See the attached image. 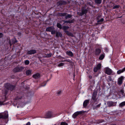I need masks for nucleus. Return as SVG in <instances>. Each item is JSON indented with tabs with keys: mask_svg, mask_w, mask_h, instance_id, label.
<instances>
[{
	"mask_svg": "<svg viewBox=\"0 0 125 125\" xmlns=\"http://www.w3.org/2000/svg\"><path fill=\"white\" fill-rule=\"evenodd\" d=\"M67 14V13L66 12L63 13H58L59 15L61 17L65 16Z\"/></svg>",
	"mask_w": 125,
	"mask_h": 125,
	"instance_id": "obj_25",
	"label": "nucleus"
},
{
	"mask_svg": "<svg viewBox=\"0 0 125 125\" xmlns=\"http://www.w3.org/2000/svg\"><path fill=\"white\" fill-rule=\"evenodd\" d=\"M104 50L106 52H107L108 51V50L107 48H105Z\"/></svg>",
	"mask_w": 125,
	"mask_h": 125,
	"instance_id": "obj_56",
	"label": "nucleus"
},
{
	"mask_svg": "<svg viewBox=\"0 0 125 125\" xmlns=\"http://www.w3.org/2000/svg\"><path fill=\"white\" fill-rule=\"evenodd\" d=\"M96 101L95 100H93L92 98H91L90 102V103L92 104H93Z\"/></svg>",
	"mask_w": 125,
	"mask_h": 125,
	"instance_id": "obj_40",
	"label": "nucleus"
},
{
	"mask_svg": "<svg viewBox=\"0 0 125 125\" xmlns=\"http://www.w3.org/2000/svg\"><path fill=\"white\" fill-rule=\"evenodd\" d=\"M31 72L32 71L31 70H27L26 72V74L27 75H29L31 74Z\"/></svg>",
	"mask_w": 125,
	"mask_h": 125,
	"instance_id": "obj_27",
	"label": "nucleus"
},
{
	"mask_svg": "<svg viewBox=\"0 0 125 125\" xmlns=\"http://www.w3.org/2000/svg\"><path fill=\"white\" fill-rule=\"evenodd\" d=\"M94 2L97 5H99L101 3L102 0H94Z\"/></svg>",
	"mask_w": 125,
	"mask_h": 125,
	"instance_id": "obj_24",
	"label": "nucleus"
},
{
	"mask_svg": "<svg viewBox=\"0 0 125 125\" xmlns=\"http://www.w3.org/2000/svg\"><path fill=\"white\" fill-rule=\"evenodd\" d=\"M8 90L7 89H5L4 92V95L5 97L6 96L7 94L8 93V90Z\"/></svg>",
	"mask_w": 125,
	"mask_h": 125,
	"instance_id": "obj_36",
	"label": "nucleus"
},
{
	"mask_svg": "<svg viewBox=\"0 0 125 125\" xmlns=\"http://www.w3.org/2000/svg\"><path fill=\"white\" fill-rule=\"evenodd\" d=\"M105 56V54L104 53L101 54L99 58V59L100 60H103Z\"/></svg>",
	"mask_w": 125,
	"mask_h": 125,
	"instance_id": "obj_23",
	"label": "nucleus"
},
{
	"mask_svg": "<svg viewBox=\"0 0 125 125\" xmlns=\"http://www.w3.org/2000/svg\"><path fill=\"white\" fill-rule=\"evenodd\" d=\"M54 125H56V124H54Z\"/></svg>",
	"mask_w": 125,
	"mask_h": 125,
	"instance_id": "obj_60",
	"label": "nucleus"
},
{
	"mask_svg": "<svg viewBox=\"0 0 125 125\" xmlns=\"http://www.w3.org/2000/svg\"><path fill=\"white\" fill-rule=\"evenodd\" d=\"M67 4V2L64 1H60L57 2V4L58 5L62 6L63 5H66Z\"/></svg>",
	"mask_w": 125,
	"mask_h": 125,
	"instance_id": "obj_14",
	"label": "nucleus"
},
{
	"mask_svg": "<svg viewBox=\"0 0 125 125\" xmlns=\"http://www.w3.org/2000/svg\"><path fill=\"white\" fill-rule=\"evenodd\" d=\"M120 92L122 94H124V91L123 90H120Z\"/></svg>",
	"mask_w": 125,
	"mask_h": 125,
	"instance_id": "obj_53",
	"label": "nucleus"
},
{
	"mask_svg": "<svg viewBox=\"0 0 125 125\" xmlns=\"http://www.w3.org/2000/svg\"><path fill=\"white\" fill-rule=\"evenodd\" d=\"M101 106V104H100L94 107V109H96L97 108Z\"/></svg>",
	"mask_w": 125,
	"mask_h": 125,
	"instance_id": "obj_43",
	"label": "nucleus"
},
{
	"mask_svg": "<svg viewBox=\"0 0 125 125\" xmlns=\"http://www.w3.org/2000/svg\"><path fill=\"white\" fill-rule=\"evenodd\" d=\"M57 26L58 28L61 29L62 28V25L59 23H57Z\"/></svg>",
	"mask_w": 125,
	"mask_h": 125,
	"instance_id": "obj_33",
	"label": "nucleus"
},
{
	"mask_svg": "<svg viewBox=\"0 0 125 125\" xmlns=\"http://www.w3.org/2000/svg\"><path fill=\"white\" fill-rule=\"evenodd\" d=\"M31 123L30 122H27L25 125H30Z\"/></svg>",
	"mask_w": 125,
	"mask_h": 125,
	"instance_id": "obj_54",
	"label": "nucleus"
},
{
	"mask_svg": "<svg viewBox=\"0 0 125 125\" xmlns=\"http://www.w3.org/2000/svg\"><path fill=\"white\" fill-rule=\"evenodd\" d=\"M23 97V95L21 93H18L15 96V99L16 100H18L22 102L21 100Z\"/></svg>",
	"mask_w": 125,
	"mask_h": 125,
	"instance_id": "obj_6",
	"label": "nucleus"
},
{
	"mask_svg": "<svg viewBox=\"0 0 125 125\" xmlns=\"http://www.w3.org/2000/svg\"><path fill=\"white\" fill-rule=\"evenodd\" d=\"M52 112L49 111L45 114V118H50L52 116Z\"/></svg>",
	"mask_w": 125,
	"mask_h": 125,
	"instance_id": "obj_12",
	"label": "nucleus"
},
{
	"mask_svg": "<svg viewBox=\"0 0 125 125\" xmlns=\"http://www.w3.org/2000/svg\"><path fill=\"white\" fill-rule=\"evenodd\" d=\"M49 80H48L46 81H45L43 82V83L41 84L40 86L43 87L45 86L47 83V82Z\"/></svg>",
	"mask_w": 125,
	"mask_h": 125,
	"instance_id": "obj_26",
	"label": "nucleus"
},
{
	"mask_svg": "<svg viewBox=\"0 0 125 125\" xmlns=\"http://www.w3.org/2000/svg\"><path fill=\"white\" fill-rule=\"evenodd\" d=\"M62 21L64 22V23H63V24H65L66 23H68V21H65L64 20H63Z\"/></svg>",
	"mask_w": 125,
	"mask_h": 125,
	"instance_id": "obj_52",
	"label": "nucleus"
},
{
	"mask_svg": "<svg viewBox=\"0 0 125 125\" xmlns=\"http://www.w3.org/2000/svg\"><path fill=\"white\" fill-rule=\"evenodd\" d=\"M24 68L21 66H17L13 70V72L14 73H16L21 71Z\"/></svg>",
	"mask_w": 125,
	"mask_h": 125,
	"instance_id": "obj_5",
	"label": "nucleus"
},
{
	"mask_svg": "<svg viewBox=\"0 0 125 125\" xmlns=\"http://www.w3.org/2000/svg\"><path fill=\"white\" fill-rule=\"evenodd\" d=\"M83 113L82 111H77L75 112L72 115L73 117L74 118H76V117L79 115L82 114Z\"/></svg>",
	"mask_w": 125,
	"mask_h": 125,
	"instance_id": "obj_10",
	"label": "nucleus"
},
{
	"mask_svg": "<svg viewBox=\"0 0 125 125\" xmlns=\"http://www.w3.org/2000/svg\"><path fill=\"white\" fill-rule=\"evenodd\" d=\"M66 53L67 55L73 57L74 56L73 52L71 51H67L66 52Z\"/></svg>",
	"mask_w": 125,
	"mask_h": 125,
	"instance_id": "obj_17",
	"label": "nucleus"
},
{
	"mask_svg": "<svg viewBox=\"0 0 125 125\" xmlns=\"http://www.w3.org/2000/svg\"><path fill=\"white\" fill-rule=\"evenodd\" d=\"M104 21V19L103 18H101V19L100 20H98L97 21V22L98 23V24H101V23H100L99 22H103Z\"/></svg>",
	"mask_w": 125,
	"mask_h": 125,
	"instance_id": "obj_38",
	"label": "nucleus"
},
{
	"mask_svg": "<svg viewBox=\"0 0 125 125\" xmlns=\"http://www.w3.org/2000/svg\"><path fill=\"white\" fill-rule=\"evenodd\" d=\"M62 90H58L57 92V94L58 96H59L62 93Z\"/></svg>",
	"mask_w": 125,
	"mask_h": 125,
	"instance_id": "obj_32",
	"label": "nucleus"
},
{
	"mask_svg": "<svg viewBox=\"0 0 125 125\" xmlns=\"http://www.w3.org/2000/svg\"><path fill=\"white\" fill-rule=\"evenodd\" d=\"M123 72L122 70H120L117 71V73L118 74H120L121 73H123Z\"/></svg>",
	"mask_w": 125,
	"mask_h": 125,
	"instance_id": "obj_44",
	"label": "nucleus"
},
{
	"mask_svg": "<svg viewBox=\"0 0 125 125\" xmlns=\"http://www.w3.org/2000/svg\"><path fill=\"white\" fill-rule=\"evenodd\" d=\"M3 36V34L2 33L0 32V38H2Z\"/></svg>",
	"mask_w": 125,
	"mask_h": 125,
	"instance_id": "obj_50",
	"label": "nucleus"
},
{
	"mask_svg": "<svg viewBox=\"0 0 125 125\" xmlns=\"http://www.w3.org/2000/svg\"><path fill=\"white\" fill-rule=\"evenodd\" d=\"M120 6L119 5H116L114 6L113 7V9H118L119 8Z\"/></svg>",
	"mask_w": 125,
	"mask_h": 125,
	"instance_id": "obj_39",
	"label": "nucleus"
},
{
	"mask_svg": "<svg viewBox=\"0 0 125 125\" xmlns=\"http://www.w3.org/2000/svg\"><path fill=\"white\" fill-rule=\"evenodd\" d=\"M105 73L108 75H111L112 73V70L109 68H106L105 69Z\"/></svg>",
	"mask_w": 125,
	"mask_h": 125,
	"instance_id": "obj_9",
	"label": "nucleus"
},
{
	"mask_svg": "<svg viewBox=\"0 0 125 125\" xmlns=\"http://www.w3.org/2000/svg\"><path fill=\"white\" fill-rule=\"evenodd\" d=\"M56 37L57 38H62V33L59 31H57L56 32Z\"/></svg>",
	"mask_w": 125,
	"mask_h": 125,
	"instance_id": "obj_21",
	"label": "nucleus"
},
{
	"mask_svg": "<svg viewBox=\"0 0 125 125\" xmlns=\"http://www.w3.org/2000/svg\"><path fill=\"white\" fill-rule=\"evenodd\" d=\"M122 71H123V72H124L125 71V67L122 70Z\"/></svg>",
	"mask_w": 125,
	"mask_h": 125,
	"instance_id": "obj_57",
	"label": "nucleus"
},
{
	"mask_svg": "<svg viewBox=\"0 0 125 125\" xmlns=\"http://www.w3.org/2000/svg\"><path fill=\"white\" fill-rule=\"evenodd\" d=\"M32 77L35 79H38L40 77V75L39 73H38L33 75Z\"/></svg>",
	"mask_w": 125,
	"mask_h": 125,
	"instance_id": "obj_19",
	"label": "nucleus"
},
{
	"mask_svg": "<svg viewBox=\"0 0 125 125\" xmlns=\"http://www.w3.org/2000/svg\"><path fill=\"white\" fill-rule=\"evenodd\" d=\"M27 54L29 55L34 54L36 53V51L35 50H31L27 51Z\"/></svg>",
	"mask_w": 125,
	"mask_h": 125,
	"instance_id": "obj_8",
	"label": "nucleus"
},
{
	"mask_svg": "<svg viewBox=\"0 0 125 125\" xmlns=\"http://www.w3.org/2000/svg\"><path fill=\"white\" fill-rule=\"evenodd\" d=\"M68 23H71L73 22V20H68Z\"/></svg>",
	"mask_w": 125,
	"mask_h": 125,
	"instance_id": "obj_49",
	"label": "nucleus"
},
{
	"mask_svg": "<svg viewBox=\"0 0 125 125\" xmlns=\"http://www.w3.org/2000/svg\"><path fill=\"white\" fill-rule=\"evenodd\" d=\"M88 12V8L86 9L85 7H82L81 12H78V14L80 16H82L84 14L86 15Z\"/></svg>",
	"mask_w": 125,
	"mask_h": 125,
	"instance_id": "obj_3",
	"label": "nucleus"
},
{
	"mask_svg": "<svg viewBox=\"0 0 125 125\" xmlns=\"http://www.w3.org/2000/svg\"><path fill=\"white\" fill-rule=\"evenodd\" d=\"M60 125H68V124L65 122H62L61 123Z\"/></svg>",
	"mask_w": 125,
	"mask_h": 125,
	"instance_id": "obj_41",
	"label": "nucleus"
},
{
	"mask_svg": "<svg viewBox=\"0 0 125 125\" xmlns=\"http://www.w3.org/2000/svg\"><path fill=\"white\" fill-rule=\"evenodd\" d=\"M0 125H2L1 124H0Z\"/></svg>",
	"mask_w": 125,
	"mask_h": 125,
	"instance_id": "obj_61",
	"label": "nucleus"
},
{
	"mask_svg": "<svg viewBox=\"0 0 125 125\" xmlns=\"http://www.w3.org/2000/svg\"><path fill=\"white\" fill-rule=\"evenodd\" d=\"M52 54L51 53L47 54L46 55V57H49L51 56Z\"/></svg>",
	"mask_w": 125,
	"mask_h": 125,
	"instance_id": "obj_42",
	"label": "nucleus"
},
{
	"mask_svg": "<svg viewBox=\"0 0 125 125\" xmlns=\"http://www.w3.org/2000/svg\"><path fill=\"white\" fill-rule=\"evenodd\" d=\"M57 31L55 30V29H53L51 32V34L52 35H54L56 34V32Z\"/></svg>",
	"mask_w": 125,
	"mask_h": 125,
	"instance_id": "obj_30",
	"label": "nucleus"
},
{
	"mask_svg": "<svg viewBox=\"0 0 125 125\" xmlns=\"http://www.w3.org/2000/svg\"><path fill=\"white\" fill-rule=\"evenodd\" d=\"M64 65V64L63 63H60L58 65V66L60 67L63 66Z\"/></svg>",
	"mask_w": 125,
	"mask_h": 125,
	"instance_id": "obj_45",
	"label": "nucleus"
},
{
	"mask_svg": "<svg viewBox=\"0 0 125 125\" xmlns=\"http://www.w3.org/2000/svg\"><path fill=\"white\" fill-rule=\"evenodd\" d=\"M75 73H74L73 74V79L74 80V79L75 77Z\"/></svg>",
	"mask_w": 125,
	"mask_h": 125,
	"instance_id": "obj_58",
	"label": "nucleus"
},
{
	"mask_svg": "<svg viewBox=\"0 0 125 125\" xmlns=\"http://www.w3.org/2000/svg\"><path fill=\"white\" fill-rule=\"evenodd\" d=\"M125 105V101L119 104L120 107H122Z\"/></svg>",
	"mask_w": 125,
	"mask_h": 125,
	"instance_id": "obj_29",
	"label": "nucleus"
},
{
	"mask_svg": "<svg viewBox=\"0 0 125 125\" xmlns=\"http://www.w3.org/2000/svg\"><path fill=\"white\" fill-rule=\"evenodd\" d=\"M111 125H116L115 124H112Z\"/></svg>",
	"mask_w": 125,
	"mask_h": 125,
	"instance_id": "obj_59",
	"label": "nucleus"
},
{
	"mask_svg": "<svg viewBox=\"0 0 125 125\" xmlns=\"http://www.w3.org/2000/svg\"><path fill=\"white\" fill-rule=\"evenodd\" d=\"M8 118V114L7 111H5L3 114H0V119H6Z\"/></svg>",
	"mask_w": 125,
	"mask_h": 125,
	"instance_id": "obj_4",
	"label": "nucleus"
},
{
	"mask_svg": "<svg viewBox=\"0 0 125 125\" xmlns=\"http://www.w3.org/2000/svg\"><path fill=\"white\" fill-rule=\"evenodd\" d=\"M34 94V92L33 91H30L26 94V96L28 97H31L33 96Z\"/></svg>",
	"mask_w": 125,
	"mask_h": 125,
	"instance_id": "obj_15",
	"label": "nucleus"
},
{
	"mask_svg": "<svg viewBox=\"0 0 125 125\" xmlns=\"http://www.w3.org/2000/svg\"><path fill=\"white\" fill-rule=\"evenodd\" d=\"M21 34V32H18L17 33V35L19 36H20Z\"/></svg>",
	"mask_w": 125,
	"mask_h": 125,
	"instance_id": "obj_51",
	"label": "nucleus"
},
{
	"mask_svg": "<svg viewBox=\"0 0 125 125\" xmlns=\"http://www.w3.org/2000/svg\"><path fill=\"white\" fill-rule=\"evenodd\" d=\"M92 76L90 75L89 76V79H91L92 78Z\"/></svg>",
	"mask_w": 125,
	"mask_h": 125,
	"instance_id": "obj_55",
	"label": "nucleus"
},
{
	"mask_svg": "<svg viewBox=\"0 0 125 125\" xmlns=\"http://www.w3.org/2000/svg\"><path fill=\"white\" fill-rule=\"evenodd\" d=\"M107 104L108 106L109 107L113 106L116 105L115 103L112 101H108Z\"/></svg>",
	"mask_w": 125,
	"mask_h": 125,
	"instance_id": "obj_11",
	"label": "nucleus"
},
{
	"mask_svg": "<svg viewBox=\"0 0 125 125\" xmlns=\"http://www.w3.org/2000/svg\"><path fill=\"white\" fill-rule=\"evenodd\" d=\"M17 42V41L15 38L12 39L11 40H10L9 41V43L10 46L12 45L13 44H14Z\"/></svg>",
	"mask_w": 125,
	"mask_h": 125,
	"instance_id": "obj_13",
	"label": "nucleus"
},
{
	"mask_svg": "<svg viewBox=\"0 0 125 125\" xmlns=\"http://www.w3.org/2000/svg\"><path fill=\"white\" fill-rule=\"evenodd\" d=\"M104 121V120L103 119H99L97 120L96 122L97 123L99 124L100 123L103 122Z\"/></svg>",
	"mask_w": 125,
	"mask_h": 125,
	"instance_id": "obj_28",
	"label": "nucleus"
},
{
	"mask_svg": "<svg viewBox=\"0 0 125 125\" xmlns=\"http://www.w3.org/2000/svg\"><path fill=\"white\" fill-rule=\"evenodd\" d=\"M5 87L8 90L10 91L13 90L15 87V85L9 83H6L4 85Z\"/></svg>",
	"mask_w": 125,
	"mask_h": 125,
	"instance_id": "obj_2",
	"label": "nucleus"
},
{
	"mask_svg": "<svg viewBox=\"0 0 125 125\" xmlns=\"http://www.w3.org/2000/svg\"><path fill=\"white\" fill-rule=\"evenodd\" d=\"M124 77L123 76H121L118 79V83L119 85H121L122 83V81L124 80Z\"/></svg>",
	"mask_w": 125,
	"mask_h": 125,
	"instance_id": "obj_18",
	"label": "nucleus"
},
{
	"mask_svg": "<svg viewBox=\"0 0 125 125\" xmlns=\"http://www.w3.org/2000/svg\"><path fill=\"white\" fill-rule=\"evenodd\" d=\"M98 70L96 67L94 68V71L95 72H96L97 70Z\"/></svg>",
	"mask_w": 125,
	"mask_h": 125,
	"instance_id": "obj_46",
	"label": "nucleus"
},
{
	"mask_svg": "<svg viewBox=\"0 0 125 125\" xmlns=\"http://www.w3.org/2000/svg\"><path fill=\"white\" fill-rule=\"evenodd\" d=\"M69 28V27L68 26H63L62 29L66 34L69 36H70L72 37H73V35L72 33L69 32L68 31L66 30H68Z\"/></svg>",
	"mask_w": 125,
	"mask_h": 125,
	"instance_id": "obj_1",
	"label": "nucleus"
},
{
	"mask_svg": "<svg viewBox=\"0 0 125 125\" xmlns=\"http://www.w3.org/2000/svg\"><path fill=\"white\" fill-rule=\"evenodd\" d=\"M101 50L99 48L96 49L94 51V54L95 56H99L101 53Z\"/></svg>",
	"mask_w": 125,
	"mask_h": 125,
	"instance_id": "obj_7",
	"label": "nucleus"
},
{
	"mask_svg": "<svg viewBox=\"0 0 125 125\" xmlns=\"http://www.w3.org/2000/svg\"><path fill=\"white\" fill-rule=\"evenodd\" d=\"M64 62H71V60L68 59H65L64 61Z\"/></svg>",
	"mask_w": 125,
	"mask_h": 125,
	"instance_id": "obj_47",
	"label": "nucleus"
},
{
	"mask_svg": "<svg viewBox=\"0 0 125 125\" xmlns=\"http://www.w3.org/2000/svg\"><path fill=\"white\" fill-rule=\"evenodd\" d=\"M72 17V15L71 14H68L67 16L65 17V18L66 19H67L68 18H70Z\"/></svg>",
	"mask_w": 125,
	"mask_h": 125,
	"instance_id": "obj_35",
	"label": "nucleus"
},
{
	"mask_svg": "<svg viewBox=\"0 0 125 125\" xmlns=\"http://www.w3.org/2000/svg\"><path fill=\"white\" fill-rule=\"evenodd\" d=\"M97 93H96L94 92L93 94L92 97L91 98L93 100L96 101L97 99L96 98Z\"/></svg>",
	"mask_w": 125,
	"mask_h": 125,
	"instance_id": "obj_22",
	"label": "nucleus"
},
{
	"mask_svg": "<svg viewBox=\"0 0 125 125\" xmlns=\"http://www.w3.org/2000/svg\"><path fill=\"white\" fill-rule=\"evenodd\" d=\"M6 101L5 100H4V101H0V105H1L3 104V103L5 102Z\"/></svg>",
	"mask_w": 125,
	"mask_h": 125,
	"instance_id": "obj_48",
	"label": "nucleus"
},
{
	"mask_svg": "<svg viewBox=\"0 0 125 125\" xmlns=\"http://www.w3.org/2000/svg\"><path fill=\"white\" fill-rule=\"evenodd\" d=\"M101 65L100 63L98 64L96 67L98 70H99L101 68Z\"/></svg>",
	"mask_w": 125,
	"mask_h": 125,
	"instance_id": "obj_31",
	"label": "nucleus"
},
{
	"mask_svg": "<svg viewBox=\"0 0 125 125\" xmlns=\"http://www.w3.org/2000/svg\"><path fill=\"white\" fill-rule=\"evenodd\" d=\"M112 80V79L111 78V76H108V78H107V81L108 82L111 81Z\"/></svg>",
	"mask_w": 125,
	"mask_h": 125,
	"instance_id": "obj_34",
	"label": "nucleus"
},
{
	"mask_svg": "<svg viewBox=\"0 0 125 125\" xmlns=\"http://www.w3.org/2000/svg\"><path fill=\"white\" fill-rule=\"evenodd\" d=\"M55 29V28L53 26L48 27L46 28V31L51 32L52 30Z\"/></svg>",
	"mask_w": 125,
	"mask_h": 125,
	"instance_id": "obj_20",
	"label": "nucleus"
},
{
	"mask_svg": "<svg viewBox=\"0 0 125 125\" xmlns=\"http://www.w3.org/2000/svg\"><path fill=\"white\" fill-rule=\"evenodd\" d=\"M90 102L89 99H87L85 100L83 102V105L84 108H85L87 105Z\"/></svg>",
	"mask_w": 125,
	"mask_h": 125,
	"instance_id": "obj_16",
	"label": "nucleus"
},
{
	"mask_svg": "<svg viewBox=\"0 0 125 125\" xmlns=\"http://www.w3.org/2000/svg\"><path fill=\"white\" fill-rule=\"evenodd\" d=\"M30 62L28 60H26L24 62V63L26 65H28L29 64Z\"/></svg>",
	"mask_w": 125,
	"mask_h": 125,
	"instance_id": "obj_37",
	"label": "nucleus"
}]
</instances>
